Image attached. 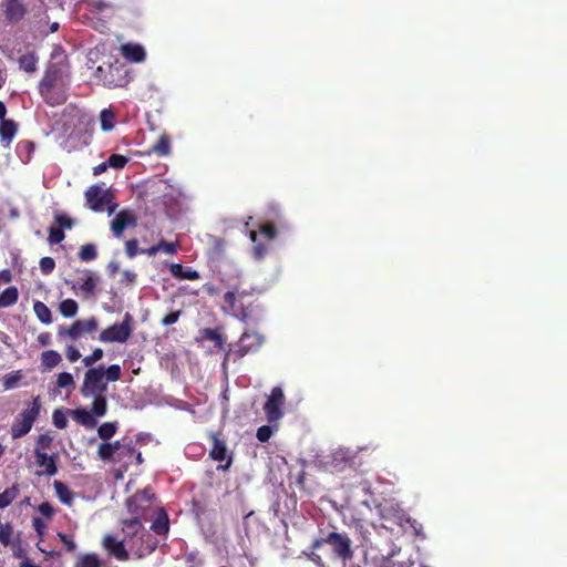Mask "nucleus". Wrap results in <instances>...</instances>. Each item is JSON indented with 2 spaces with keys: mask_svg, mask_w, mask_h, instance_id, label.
Instances as JSON below:
<instances>
[{
  "mask_svg": "<svg viewBox=\"0 0 567 567\" xmlns=\"http://www.w3.org/2000/svg\"><path fill=\"white\" fill-rule=\"evenodd\" d=\"M151 498L152 495L150 492L144 491L134 495L131 499L127 501L128 511L136 516L124 522L123 530L126 536H135L137 534L138 529L141 528L138 513L148 506Z\"/></svg>",
  "mask_w": 567,
  "mask_h": 567,
  "instance_id": "obj_1",
  "label": "nucleus"
},
{
  "mask_svg": "<svg viewBox=\"0 0 567 567\" xmlns=\"http://www.w3.org/2000/svg\"><path fill=\"white\" fill-rule=\"evenodd\" d=\"M64 85V79L62 71L55 66L52 65L48 69L44 78L40 82V93L42 97L50 104L61 103L64 101V96L55 99L52 94V91L54 89H58L60 86Z\"/></svg>",
  "mask_w": 567,
  "mask_h": 567,
  "instance_id": "obj_2",
  "label": "nucleus"
},
{
  "mask_svg": "<svg viewBox=\"0 0 567 567\" xmlns=\"http://www.w3.org/2000/svg\"><path fill=\"white\" fill-rule=\"evenodd\" d=\"M107 390V383L104 379V368L89 369L84 375L81 393L84 398L91 395L104 394Z\"/></svg>",
  "mask_w": 567,
  "mask_h": 567,
  "instance_id": "obj_3",
  "label": "nucleus"
},
{
  "mask_svg": "<svg viewBox=\"0 0 567 567\" xmlns=\"http://www.w3.org/2000/svg\"><path fill=\"white\" fill-rule=\"evenodd\" d=\"M40 408L39 399L35 398L31 404L19 414L11 429L13 439L21 437L29 433L40 413Z\"/></svg>",
  "mask_w": 567,
  "mask_h": 567,
  "instance_id": "obj_4",
  "label": "nucleus"
},
{
  "mask_svg": "<svg viewBox=\"0 0 567 567\" xmlns=\"http://www.w3.org/2000/svg\"><path fill=\"white\" fill-rule=\"evenodd\" d=\"M132 331V317L130 313H125L124 319L121 323H115L102 330V332L99 336V340L104 343H124L131 337Z\"/></svg>",
  "mask_w": 567,
  "mask_h": 567,
  "instance_id": "obj_5",
  "label": "nucleus"
},
{
  "mask_svg": "<svg viewBox=\"0 0 567 567\" xmlns=\"http://www.w3.org/2000/svg\"><path fill=\"white\" fill-rule=\"evenodd\" d=\"M285 401L284 390L280 386H275L264 405L266 417L270 424H277L281 420Z\"/></svg>",
  "mask_w": 567,
  "mask_h": 567,
  "instance_id": "obj_6",
  "label": "nucleus"
},
{
  "mask_svg": "<svg viewBox=\"0 0 567 567\" xmlns=\"http://www.w3.org/2000/svg\"><path fill=\"white\" fill-rule=\"evenodd\" d=\"M97 327L99 321L94 317L89 319H80L74 321L69 328L60 327L58 334L60 337L66 336L71 340H78L84 334L94 332Z\"/></svg>",
  "mask_w": 567,
  "mask_h": 567,
  "instance_id": "obj_7",
  "label": "nucleus"
},
{
  "mask_svg": "<svg viewBox=\"0 0 567 567\" xmlns=\"http://www.w3.org/2000/svg\"><path fill=\"white\" fill-rule=\"evenodd\" d=\"M87 205L95 212H102L104 206L107 205L109 215H112L117 205L112 204L110 200V194L99 186L90 187L85 193Z\"/></svg>",
  "mask_w": 567,
  "mask_h": 567,
  "instance_id": "obj_8",
  "label": "nucleus"
},
{
  "mask_svg": "<svg viewBox=\"0 0 567 567\" xmlns=\"http://www.w3.org/2000/svg\"><path fill=\"white\" fill-rule=\"evenodd\" d=\"M326 543L332 546L333 553L342 560H350L353 557L352 542L346 534L330 533Z\"/></svg>",
  "mask_w": 567,
  "mask_h": 567,
  "instance_id": "obj_9",
  "label": "nucleus"
},
{
  "mask_svg": "<svg viewBox=\"0 0 567 567\" xmlns=\"http://www.w3.org/2000/svg\"><path fill=\"white\" fill-rule=\"evenodd\" d=\"M137 217L134 212L130 209L121 210L111 223V230L113 235L120 238L127 227H134L136 225Z\"/></svg>",
  "mask_w": 567,
  "mask_h": 567,
  "instance_id": "obj_10",
  "label": "nucleus"
},
{
  "mask_svg": "<svg viewBox=\"0 0 567 567\" xmlns=\"http://www.w3.org/2000/svg\"><path fill=\"white\" fill-rule=\"evenodd\" d=\"M118 451L131 453L132 445L130 443H121L120 441H116L114 443H102L99 446L97 454L102 461L115 462V455Z\"/></svg>",
  "mask_w": 567,
  "mask_h": 567,
  "instance_id": "obj_11",
  "label": "nucleus"
},
{
  "mask_svg": "<svg viewBox=\"0 0 567 567\" xmlns=\"http://www.w3.org/2000/svg\"><path fill=\"white\" fill-rule=\"evenodd\" d=\"M102 545L109 554L113 555L118 560H127L128 551L125 549L122 540H117L112 535H105L102 539Z\"/></svg>",
  "mask_w": 567,
  "mask_h": 567,
  "instance_id": "obj_12",
  "label": "nucleus"
},
{
  "mask_svg": "<svg viewBox=\"0 0 567 567\" xmlns=\"http://www.w3.org/2000/svg\"><path fill=\"white\" fill-rule=\"evenodd\" d=\"M264 342V338L256 332H245L243 333L239 344H238V353L240 357L245 355L246 353L254 351L258 349Z\"/></svg>",
  "mask_w": 567,
  "mask_h": 567,
  "instance_id": "obj_13",
  "label": "nucleus"
},
{
  "mask_svg": "<svg viewBox=\"0 0 567 567\" xmlns=\"http://www.w3.org/2000/svg\"><path fill=\"white\" fill-rule=\"evenodd\" d=\"M99 282V276H96L93 271L90 270H84L79 280L80 289L85 295H93L96 290Z\"/></svg>",
  "mask_w": 567,
  "mask_h": 567,
  "instance_id": "obj_14",
  "label": "nucleus"
},
{
  "mask_svg": "<svg viewBox=\"0 0 567 567\" xmlns=\"http://www.w3.org/2000/svg\"><path fill=\"white\" fill-rule=\"evenodd\" d=\"M37 464L43 468L42 473L54 475L56 473L54 456L48 455L45 452L35 451Z\"/></svg>",
  "mask_w": 567,
  "mask_h": 567,
  "instance_id": "obj_15",
  "label": "nucleus"
},
{
  "mask_svg": "<svg viewBox=\"0 0 567 567\" xmlns=\"http://www.w3.org/2000/svg\"><path fill=\"white\" fill-rule=\"evenodd\" d=\"M122 54L132 62H142L145 59V50L140 44L127 43L122 45Z\"/></svg>",
  "mask_w": 567,
  "mask_h": 567,
  "instance_id": "obj_16",
  "label": "nucleus"
},
{
  "mask_svg": "<svg viewBox=\"0 0 567 567\" xmlns=\"http://www.w3.org/2000/svg\"><path fill=\"white\" fill-rule=\"evenodd\" d=\"M71 416L79 424H82L86 427H94L96 425L95 416L91 413V411H87L86 409H75L69 411Z\"/></svg>",
  "mask_w": 567,
  "mask_h": 567,
  "instance_id": "obj_17",
  "label": "nucleus"
},
{
  "mask_svg": "<svg viewBox=\"0 0 567 567\" xmlns=\"http://www.w3.org/2000/svg\"><path fill=\"white\" fill-rule=\"evenodd\" d=\"M171 274L177 279L196 280L199 274L190 268H184L181 264L169 265Z\"/></svg>",
  "mask_w": 567,
  "mask_h": 567,
  "instance_id": "obj_18",
  "label": "nucleus"
},
{
  "mask_svg": "<svg viewBox=\"0 0 567 567\" xmlns=\"http://www.w3.org/2000/svg\"><path fill=\"white\" fill-rule=\"evenodd\" d=\"M25 13L20 0H10L6 7V16L10 21H19Z\"/></svg>",
  "mask_w": 567,
  "mask_h": 567,
  "instance_id": "obj_19",
  "label": "nucleus"
},
{
  "mask_svg": "<svg viewBox=\"0 0 567 567\" xmlns=\"http://www.w3.org/2000/svg\"><path fill=\"white\" fill-rule=\"evenodd\" d=\"M17 133V125L13 121L3 120L0 125V137L1 141L9 146Z\"/></svg>",
  "mask_w": 567,
  "mask_h": 567,
  "instance_id": "obj_20",
  "label": "nucleus"
},
{
  "mask_svg": "<svg viewBox=\"0 0 567 567\" xmlns=\"http://www.w3.org/2000/svg\"><path fill=\"white\" fill-rule=\"evenodd\" d=\"M150 152L158 156H168L171 154L169 137L166 134H162Z\"/></svg>",
  "mask_w": 567,
  "mask_h": 567,
  "instance_id": "obj_21",
  "label": "nucleus"
},
{
  "mask_svg": "<svg viewBox=\"0 0 567 567\" xmlns=\"http://www.w3.org/2000/svg\"><path fill=\"white\" fill-rule=\"evenodd\" d=\"M93 398L91 413L96 417H102L106 414L107 402L104 394L91 395Z\"/></svg>",
  "mask_w": 567,
  "mask_h": 567,
  "instance_id": "obj_22",
  "label": "nucleus"
},
{
  "mask_svg": "<svg viewBox=\"0 0 567 567\" xmlns=\"http://www.w3.org/2000/svg\"><path fill=\"white\" fill-rule=\"evenodd\" d=\"M61 360V354L54 350H48L41 354V363L47 370L55 368Z\"/></svg>",
  "mask_w": 567,
  "mask_h": 567,
  "instance_id": "obj_23",
  "label": "nucleus"
},
{
  "mask_svg": "<svg viewBox=\"0 0 567 567\" xmlns=\"http://www.w3.org/2000/svg\"><path fill=\"white\" fill-rule=\"evenodd\" d=\"M33 311L37 318L45 324L52 322V313L51 310L41 301H35L33 305Z\"/></svg>",
  "mask_w": 567,
  "mask_h": 567,
  "instance_id": "obj_24",
  "label": "nucleus"
},
{
  "mask_svg": "<svg viewBox=\"0 0 567 567\" xmlns=\"http://www.w3.org/2000/svg\"><path fill=\"white\" fill-rule=\"evenodd\" d=\"M101 128L104 132L112 131L115 127V114L111 109H104L100 114Z\"/></svg>",
  "mask_w": 567,
  "mask_h": 567,
  "instance_id": "obj_25",
  "label": "nucleus"
},
{
  "mask_svg": "<svg viewBox=\"0 0 567 567\" xmlns=\"http://www.w3.org/2000/svg\"><path fill=\"white\" fill-rule=\"evenodd\" d=\"M53 486H54V489H55V493H56V496L59 497V499L63 504L70 505L73 501L74 494L69 489V487L59 481H55Z\"/></svg>",
  "mask_w": 567,
  "mask_h": 567,
  "instance_id": "obj_26",
  "label": "nucleus"
},
{
  "mask_svg": "<svg viewBox=\"0 0 567 567\" xmlns=\"http://www.w3.org/2000/svg\"><path fill=\"white\" fill-rule=\"evenodd\" d=\"M79 310L78 302L73 299H65L59 306L60 313L65 318H73Z\"/></svg>",
  "mask_w": 567,
  "mask_h": 567,
  "instance_id": "obj_27",
  "label": "nucleus"
},
{
  "mask_svg": "<svg viewBox=\"0 0 567 567\" xmlns=\"http://www.w3.org/2000/svg\"><path fill=\"white\" fill-rule=\"evenodd\" d=\"M18 300V290L16 287L7 288L0 295V308H7L16 303Z\"/></svg>",
  "mask_w": 567,
  "mask_h": 567,
  "instance_id": "obj_28",
  "label": "nucleus"
},
{
  "mask_svg": "<svg viewBox=\"0 0 567 567\" xmlns=\"http://www.w3.org/2000/svg\"><path fill=\"white\" fill-rule=\"evenodd\" d=\"M38 58L34 53L30 52L19 59L20 69L25 72L32 73L37 70Z\"/></svg>",
  "mask_w": 567,
  "mask_h": 567,
  "instance_id": "obj_29",
  "label": "nucleus"
},
{
  "mask_svg": "<svg viewBox=\"0 0 567 567\" xmlns=\"http://www.w3.org/2000/svg\"><path fill=\"white\" fill-rule=\"evenodd\" d=\"M75 567H102V563L95 554H82Z\"/></svg>",
  "mask_w": 567,
  "mask_h": 567,
  "instance_id": "obj_30",
  "label": "nucleus"
},
{
  "mask_svg": "<svg viewBox=\"0 0 567 567\" xmlns=\"http://www.w3.org/2000/svg\"><path fill=\"white\" fill-rule=\"evenodd\" d=\"M227 447L223 441L217 437H214V445L210 451V456L215 461H224L226 458Z\"/></svg>",
  "mask_w": 567,
  "mask_h": 567,
  "instance_id": "obj_31",
  "label": "nucleus"
},
{
  "mask_svg": "<svg viewBox=\"0 0 567 567\" xmlns=\"http://www.w3.org/2000/svg\"><path fill=\"white\" fill-rule=\"evenodd\" d=\"M116 429V423L106 422L99 427L97 433L102 440H109L115 434Z\"/></svg>",
  "mask_w": 567,
  "mask_h": 567,
  "instance_id": "obj_32",
  "label": "nucleus"
},
{
  "mask_svg": "<svg viewBox=\"0 0 567 567\" xmlns=\"http://www.w3.org/2000/svg\"><path fill=\"white\" fill-rule=\"evenodd\" d=\"M96 257V247L92 244H86L81 247L79 251V258L82 261H90Z\"/></svg>",
  "mask_w": 567,
  "mask_h": 567,
  "instance_id": "obj_33",
  "label": "nucleus"
},
{
  "mask_svg": "<svg viewBox=\"0 0 567 567\" xmlns=\"http://www.w3.org/2000/svg\"><path fill=\"white\" fill-rule=\"evenodd\" d=\"M56 385L61 389H73L75 383L71 373L62 372L58 375Z\"/></svg>",
  "mask_w": 567,
  "mask_h": 567,
  "instance_id": "obj_34",
  "label": "nucleus"
},
{
  "mask_svg": "<svg viewBox=\"0 0 567 567\" xmlns=\"http://www.w3.org/2000/svg\"><path fill=\"white\" fill-rule=\"evenodd\" d=\"M127 162H128V158L126 156L120 155V154H113L107 159L109 167H112L115 169L123 168L127 164Z\"/></svg>",
  "mask_w": 567,
  "mask_h": 567,
  "instance_id": "obj_35",
  "label": "nucleus"
},
{
  "mask_svg": "<svg viewBox=\"0 0 567 567\" xmlns=\"http://www.w3.org/2000/svg\"><path fill=\"white\" fill-rule=\"evenodd\" d=\"M121 378V367L118 364H112L107 369H104V379L107 382L117 381Z\"/></svg>",
  "mask_w": 567,
  "mask_h": 567,
  "instance_id": "obj_36",
  "label": "nucleus"
},
{
  "mask_svg": "<svg viewBox=\"0 0 567 567\" xmlns=\"http://www.w3.org/2000/svg\"><path fill=\"white\" fill-rule=\"evenodd\" d=\"M18 491L16 488H8L0 494V509L7 507L17 497Z\"/></svg>",
  "mask_w": 567,
  "mask_h": 567,
  "instance_id": "obj_37",
  "label": "nucleus"
},
{
  "mask_svg": "<svg viewBox=\"0 0 567 567\" xmlns=\"http://www.w3.org/2000/svg\"><path fill=\"white\" fill-rule=\"evenodd\" d=\"M52 441H53V439L50 434H48V433L41 434L38 437L35 451L44 452L45 450L50 449Z\"/></svg>",
  "mask_w": 567,
  "mask_h": 567,
  "instance_id": "obj_38",
  "label": "nucleus"
},
{
  "mask_svg": "<svg viewBox=\"0 0 567 567\" xmlns=\"http://www.w3.org/2000/svg\"><path fill=\"white\" fill-rule=\"evenodd\" d=\"M53 423L58 429H64L68 425V417L66 414L61 411L56 410L53 413Z\"/></svg>",
  "mask_w": 567,
  "mask_h": 567,
  "instance_id": "obj_39",
  "label": "nucleus"
},
{
  "mask_svg": "<svg viewBox=\"0 0 567 567\" xmlns=\"http://www.w3.org/2000/svg\"><path fill=\"white\" fill-rule=\"evenodd\" d=\"M103 358V350L96 348L91 355H87L83 359V363L85 367H92L95 362Z\"/></svg>",
  "mask_w": 567,
  "mask_h": 567,
  "instance_id": "obj_40",
  "label": "nucleus"
},
{
  "mask_svg": "<svg viewBox=\"0 0 567 567\" xmlns=\"http://www.w3.org/2000/svg\"><path fill=\"white\" fill-rule=\"evenodd\" d=\"M64 239V234L59 226V228L51 227L49 231V240L51 244H59Z\"/></svg>",
  "mask_w": 567,
  "mask_h": 567,
  "instance_id": "obj_41",
  "label": "nucleus"
},
{
  "mask_svg": "<svg viewBox=\"0 0 567 567\" xmlns=\"http://www.w3.org/2000/svg\"><path fill=\"white\" fill-rule=\"evenodd\" d=\"M159 251H163L167 255H174L177 251L176 243H167L165 240H161L158 244Z\"/></svg>",
  "mask_w": 567,
  "mask_h": 567,
  "instance_id": "obj_42",
  "label": "nucleus"
},
{
  "mask_svg": "<svg viewBox=\"0 0 567 567\" xmlns=\"http://www.w3.org/2000/svg\"><path fill=\"white\" fill-rule=\"evenodd\" d=\"M272 435V430L269 425H262L257 430V439L260 442H267Z\"/></svg>",
  "mask_w": 567,
  "mask_h": 567,
  "instance_id": "obj_43",
  "label": "nucleus"
},
{
  "mask_svg": "<svg viewBox=\"0 0 567 567\" xmlns=\"http://www.w3.org/2000/svg\"><path fill=\"white\" fill-rule=\"evenodd\" d=\"M12 529L9 525L0 526V542L8 545L11 542Z\"/></svg>",
  "mask_w": 567,
  "mask_h": 567,
  "instance_id": "obj_44",
  "label": "nucleus"
},
{
  "mask_svg": "<svg viewBox=\"0 0 567 567\" xmlns=\"http://www.w3.org/2000/svg\"><path fill=\"white\" fill-rule=\"evenodd\" d=\"M55 267V262L51 257H43L40 260V268L43 274H50Z\"/></svg>",
  "mask_w": 567,
  "mask_h": 567,
  "instance_id": "obj_45",
  "label": "nucleus"
},
{
  "mask_svg": "<svg viewBox=\"0 0 567 567\" xmlns=\"http://www.w3.org/2000/svg\"><path fill=\"white\" fill-rule=\"evenodd\" d=\"M55 221L61 228H71L73 225L72 219L61 213L55 214Z\"/></svg>",
  "mask_w": 567,
  "mask_h": 567,
  "instance_id": "obj_46",
  "label": "nucleus"
},
{
  "mask_svg": "<svg viewBox=\"0 0 567 567\" xmlns=\"http://www.w3.org/2000/svg\"><path fill=\"white\" fill-rule=\"evenodd\" d=\"M157 534H163L168 530V524L166 517L158 518L152 526Z\"/></svg>",
  "mask_w": 567,
  "mask_h": 567,
  "instance_id": "obj_47",
  "label": "nucleus"
},
{
  "mask_svg": "<svg viewBox=\"0 0 567 567\" xmlns=\"http://www.w3.org/2000/svg\"><path fill=\"white\" fill-rule=\"evenodd\" d=\"M58 537L60 538L61 543L65 546V548L69 551L75 550L76 545H75L74 540L70 536H68L65 534H62V533H59Z\"/></svg>",
  "mask_w": 567,
  "mask_h": 567,
  "instance_id": "obj_48",
  "label": "nucleus"
},
{
  "mask_svg": "<svg viewBox=\"0 0 567 567\" xmlns=\"http://www.w3.org/2000/svg\"><path fill=\"white\" fill-rule=\"evenodd\" d=\"M125 252L130 258H133L137 254V240L132 239L125 244Z\"/></svg>",
  "mask_w": 567,
  "mask_h": 567,
  "instance_id": "obj_49",
  "label": "nucleus"
},
{
  "mask_svg": "<svg viewBox=\"0 0 567 567\" xmlns=\"http://www.w3.org/2000/svg\"><path fill=\"white\" fill-rule=\"evenodd\" d=\"M205 337L216 343L218 348L223 347V339L221 337L215 332L214 330L207 329L205 330Z\"/></svg>",
  "mask_w": 567,
  "mask_h": 567,
  "instance_id": "obj_50",
  "label": "nucleus"
},
{
  "mask_svg": "<svg viewBox=\"0 0 567 567\" xmlns=\"http://www.w3.org/2000/svg\"><path fill=\"white\" fill-rule=\"evenodd\" d=\"M66 358L69 359L70 362H75L81 358V353L73 346H69L66 348Z\"/></svg>",
  "mask_w": 567,
  "mask_h": 567,
  "instance_id": "obj_51",
  "label": "nucleus"
},
{
  "mask_svg": "<svg viewBox=\"0 0 567 567\" xmlns=\"http://www.w3.org/2000/svg\"><path fill=\"white\" fill-rule=\"evenodd\" d=\"M179 316H181L179 311L171 312L162 319V323L164 326H171L178 320Z\"/></svg>",
  "mask_w": 567,
  "mask_h": 567,
  "instance_id": "obj_52",
  "label": "nucleus"
},
{
  "mask_svg": "<svg viewBox=\"0 0 567 567\" xmlns=\"http://www.w3.org/2000/svg\"><path fill=\"white\" fill-rule=\"evenodd\" d=\"M260 233L267 237L269 240L274 239L276 237V230L271 225H264L260 228Z\"/></svg>",
  "mask_w": 567,
  "mask_h": 567,
  "instance_id": "obj_53",
  "label": "nucleus"
},
{
  "mask_svg": "<svg viewBox=\"0 0 567 567\" xmlns=\"http://www.w3.org/2000/svg\"><path fill=\"white\" fill-rule=\"evenodd\" d=\"M39 512L47 517H50L53 514V508L50 504L43 503L39 506Z\"/></svg>",
  "mask_w": 567,
  "mask_h": 567,
  "instance_id": "obj_54",
  "label": "nucleus"
},
{
  "mask_svg": "<svg viewBox=\"0 0 567 567\" xmlns=\"http://www.w3.org/2000/svg\"><path fill=\"white\" fill-rule=\"evenodd\" d=\"M134 455V449L132 447V452L131 453H127V452H121L118 451L116 453V457H115V462H124L126 457L128 458H132Z\"/></svg>",
  "mask_w": 567,
  "mask_h": 567,
  "instance_id": "obj_55",
  "label": "nucleus"
},
{
  "mask_svg": "<svg viewBox=\"0 0 567 567\" xmlns=\"http://www.w3.org/2000/svg\"><path fill=\"white\" fill-rule=\"evenodd\" d=\"M266 248L261 245H256L254 248V255L257 259H261L266 254Z\"/></svg>",
  "mask_w": 567,
  "mask_h": 567,
  "instance_id": "obj_56",
  "label": "nucleus"
},
{
  "mask_svg": "<svg viewBox=\"0 0 567 567\" xmlns=\"http://www.w3.org/2000/svg\"><path fill=\"white\" fill-rule=\"evenodd\" d=\"M38 341H39L42 346H48V344H50V342H51V336H50V333L44 332V333L39 334V336H38Z\"/></svg>",
  "mask_w": 567,
  "mask_h": 567,
  "instance_id": "obj_57",
  "label": "nucleus"
},
{
  "mask_svg": "<svg viewBox=\"0 0 567 567\" xmlns=\"http://www.w3.org/2000/svg\"><path fill=\"white\" fill-rule=\"evenodd\" d=\"M11 281V272L9 270H0V282L8 284Z\"/></svg>",
  "mask_w": 567,
  "mask_h": 567,
  "instance_id": "obj_58",
  "label": "nucleus"
},
{
  "mask_svg": "<svg viewBox=\"0 0 567 567\" xmlns=\"http://www.w3.org/2000/svg\"><path fill=\"white\" fill-rule=\"evenodd\" d=\"M141 252L152 257V256H155L157 252H159V247H158V245H154L147 249L142 250Z\"/></svg>",
  "mask_w": 567,
  "mask_h": 567,
  "instance_id": "obj_59",
  "label": "nucleus"
},
{
  "mask_svg": "<svg viewBox=\"0 0 567 567\" xmlns=\"http://www.w3.org/2000/svg\"><path fill=\"white\" fill-rule=\"evenodd\" d=\"M107 167H109L107 162L101 163L100 165L94 167V175L102 174L103 172L106 171Z\"/></svg>",
  "mask_w": 567,
  "mask_h": 567,
  "instance_id": "obj_60",
  "label": "nucleus"
},
{
  "mask_svg": "<svg viewBox=\"0 0 567 567\" xmlns=\"http://www.w3.org/2000/svg\"><path fill=\"white\" fill-rule=\"evenodd\" d=\"M13 384H14V379L13 378L10 377V378L6 379V382H4L6 389H11L13 386Z\"/></svg>",
  "mask_w": 567,
  "mask_h": 567,
  "instance_id": "obj_61",
  "label": "nucleus"
},
{
  "mask_svg": "<svg viewBox=\"0 0 567 567\" xmlns=\"http://www.w3.org/2000/svg\"><path fill=\"white\" fill-rule=\"evenodd\" d=\"M6 112H7V110H6L4 104H3L2 102H0V120H2V121H3V117H4V115H6Z\"/></svg>",
  "mask_w": 567,
  "mask_h": 567,
  "instance_id": "obj_62",
  "label": "nucleus"
},
{
  "mask_svg": "<svg viewBox=\"0 0 567 567\" xmlns=\"http://www.w3.org/2000/svg\"><path fill=\"white\" fill-rule=\"evenodd\" d=\"M21 567H38V566H35V565H33V564H31L29 561H24V563L21 564Z\"/></svg>",
  "mask_w": 567,
  "mask_h": 567,
  "instance_id": "obj_63",
  "label": "nucleus"
},
{
  "mask_svg": "<svg viewBox=\"0 0 567 567\" xmlns=\"http://www.w3.org/2000/svg\"><path fill=\"white\" fill-rule=\"evenodd\" d=\"M249 237H250V239H251L252 241H256V239H257V233H256V231H250Z\"/></svg>",
  "mask_w": 567,
  "mask_h": 567,
  "instance_id": "obj_64",
  "label": "nucleus"
}]
</instances>
